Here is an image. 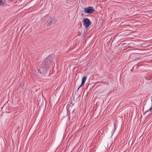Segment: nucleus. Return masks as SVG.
<instances>
[{
  "label": "nucleus",
  "mask_w": 152,
  "mask_h": 152,
  "mask_svg": "<svg viewBox=\"0 0 152 152\" xmlns=\"http://www.w3.org/2000/svg\"><path fill=\"white\" fill-rule=\"evenodd\" d=\"M84 11L86 13H91L94 11V9L92 7H90L84 8Z\"/></svg>",
  "instance_id": "7ed1b4c3"
},
{
  "label": "nucleus",
  "mask_w": 152,
  "mask_h": 152,
  "mask_svg": "<svg viewBox=\"0 0 152 152\" xmlns=\"http://www.w3.org/2000/svg\"><path fill=\"white\" fill-rule=\"evenodd\" d=\"M114 126H115V124L114 123Z\"/></svg>",
  "instance_id": "9d476101"
},
{
  "label": "nucleus",
  "mask_w": 152,
  "mask_h": 152,
  "mask_svg": "<svg viewBox=\"0 0 152 152\" xmlns=\"http://www.w3.org/2000/svg\"><path fill=\"white\" fill-rule=\"evenodd\" d=\"M48 66L47 65H44L43 64L42 66L40 69L38 70V71L41 73L45 74L47 72Z\"/></svg>",
  "instance_id": "f257e3e1"
},
{
  "label": "nucleus",
  "mask_w": 152,
  "mask_h": 152,
  "mask_svg": "<svg viewBox=\"0 0 152 152\" xmlns=\"http://www.w3.org/2000/svg\"><path fill=\"white\" fill-rule=\"evenodd\" d=\"M50 21H51L53 23H55L56 22V19L54 18H50V17H48V18Z\"/></svg>",
  "instance_id": "39448f33"
},
{
  "label": "nucleus",
  "mask_w": 152,
  "mask_h": 152,
  "mask_svg": "<svg viewBox=\"0 0 152 152\" xmlns=\"http://www.w3.org/2000/svg\"><path fill=\"white\" fill-rule=\"evenodd\" d=\"M152 109V107H151V108H150L149 109V110L150 111H151L152 110H151V109Z\"/></svg>",
  "instance_id": "6e6552de"
},
{
  "label": "nucleus",
  "mask_w": 152,
  "mask_h": 152,
  "mask_svg": "<svg viewBox=\"0 0 152 152\" xmlns=\"http://www.w3.org/2000/svg\"><path fill=\"white\" fill-rule=\"evenodd\" d=\"M87 77L86 76H85L83 77L81 84L80 85V86H83L85 82V81L87 79Z\"/></svg>",
  "instance_id": "20e7f679"
},
{
  "label": "nucleus",
  "mask_w": 152,
  "mask_h": 152,
  "mask_svg": "<svg viewBox=\"0 0 152 152\" xmlns=\"http://www.w3.org/2000/svg\"><path fill=\"white\" fill-rule=\"evenodd\" d=\"M81 86H79V87L77 89V91H78L79 90V88H80V87H81Z\"/></svg>",
  "instance_id": "1a4fd4ad"
},
{
  "label": "nucleus",
  "mask_w": 152,
  "mask_h": 152,
  "mask_svg": "<svg viewBox=\"0 0 152 152\" xmlns=\"http://www.w3.org/2000/svg\"><path fill=\"white\" fill-rule=\"evenodd\" d=\"M83 24L86 28H88L91 24V22L88 18H86L83 20Z\"/></svg>",
  "instance_id": "f03ea898"
},
{
  "label": "nucleus",
  "mask_w": 152,
  "mask_h": 152,
  "mask_svg": "<svg viewBox=\"0 0 152 152\" xmlns=\"http://www.w3.org/2000/svg\"><path fill=\"white\" fill-rule=\"evenodd\" d=\"M4 5V2L0 0V6H3Z\"/></svg>",
  "instance_id": "0eeeda50"
},
{
  "label": "nucleus",
  "mask_w": 152,
  "mask_h": 152,
  "mask_svg": "<svg viewBox=\"0 0 152 152\" xmlns=\"http://www.w3.org/2000/svg\"><path fill=\"white\" fill-rule=\"evenodd\" d=\"M48 16L46 17V18L48 22V23L47 24V26H51L53 23L51 21H50V20H49L48 18Z\"/></svg>",
  "instance_id": "423d86ee"
}]
</instances>
